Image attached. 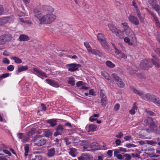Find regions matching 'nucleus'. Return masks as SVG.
<instances>
[{"label":"nucleus","instance_id":"obj_1","mask_svg":"<svg viewBox=\"0 0 160 160\" xmlns=\"http://www.w3.org/2000/svg\"><path fill=\"white\" fill-rule=\"evenodd\" d=\"M43 9L47 11V13L45 15H41L38 19L40 24H48L51 23L56 19V15L52 13L53 8L50 6H44Z\"/></svg>","mask_w":160,"mask_h":160},{"label":"nucleus","instance_id":"obj_2","mask_svg":"<svg viewBox=\"0 0 160 160\" xmlns=\"http://www.w3.org/2000/svg\"><path fill=\"white\" fill-rule=\"evenodd\" d=\"M130 88L134 93L141 96L142 98L145 100L152 101L155 97V95L150 93H147L144 94L142 91H138L132 86H130Z\"/></svg>","mask_w":160,"mask_h":160},{"label":"nucleus","instance_id":"obj_3","mask_svg":"<svg viewBox=\"0 0 160 160\" xmlns=\"http://www.w3.org/2000/svg\"><path fill=\"white\" fill-rule=\"evenodd\" d=\"M97 38L102 46L105 48L108 49L109 47L104 35L102 33H98L97 35Z\"/></svg>","mask_w":160,"mask_h":160},{"label":"nucleus","instance_id":"obj_4","mask_svg":"<svg viewBox=\"0 0 160 160\" xmlns=\"http://www.w3.org/2000/svg\"><path fill=\"white\" fill-rule=\"evenodd\" d=\"M33 142L35 145L40 146L44 145L46 143V140L40 136H37L34 137Z\"/></svg>","mask_w":160,"mask_h":160},{"label":"nucleus","instance_id":"obj_5","mask_svg":"<svg viewBox=\"0 0 160 160\" xmlns=\"http://www.w3.org/2000/svg\"><path fill=\"white\" fill-rule=\"evenodd\" d=\"M140 66L142 68L146 70L151 67L152 64L150 59H145L141 62Z\"/></svg>","mask_w":160,"mask_h":160},{"label":"nucleus","instance_id":"obj_6","mask_svg":"<svg viewBox=\"0 0 160 160\" xmlns=\"http://www.w3.org/2000/svg\"><path fill=\"white\" fill-rule=\"evenodd\" d=\"M111 77L116 82L117 85L121 88H123L125 87V84L122 82V79L117 74L112 73Z\"/></svg>","mask_w":160,"mask_h":160},{"label":"nucleus","instance_id":"obj_7","mask_svg":"<svg viewBox=\"0 0 160 160\" xmlns=\"http://www.w3.org/2000/svg\"><path fill=\"white\" fill-rule=\"evenodd\" d=\"M12 37L10 34L4 35L0 36V45L5 44L7 42H10Z\"/></svg>","mask_w":160,"mask_h":160},{"label":"nucleus","instance_id":"obj_8","mask_svg":"<svg viewBox=\"0 0 160 160\" xmlns=\"http://www.w3.org/2000/svg\"><path fill=\"white\" fill-rule=\"evenodd\" d=\"M124 31L127 36L132 38V42H134L136 40L134 33L129 27H128V28H126Z\"/></svg>","mask_w":160,"mask_h":160},{"label":"nucleus","instance_id":"obj_9","mask_svg":"<svg viewBox=\"0 0 160 160\" xmlns=\"http://www.w3.org/2000/svg\"><path fill=\"white\" fill-rule=\"evenodd\" d=\"M100 102L102 106H105L107 103V97L103 90H101L100 92Z\"/></svg>","mask_w":160,"mask_h":160},{"label":"nucleus","instance_id":"obj_10","mask_svg":"<svg viewBox=\"0 0 160 160\" xmlns=\"http://www.w3.org/2000/svg\"><path fill=\"white\" fill-rule=\"evenodd\" d=\"M150 131L148 129H146V130L148 132L150 133V132H152L156 134L159 133L160 130V128L157 125H155L154 123L152 125L150 126Z\"/></svg>","mask_w":160,"mask_h":160},{"label":"nucleus","instance_id":"obj_11","mask_svg":"<svg viewBox=\"0 0 160 160\" xmlns=\"http://www.w3.org/2000/svg\"><path fill=\"white\" fill-rule=\"evenodd\" d=\"M79 65L75 63L68 64L66 67L68 68V70L70 72H74L77 70Z\"/></svg>","mask_w":160,"mask_h":160},{"label":"nucleus","instance_id":"obj_12","mask_svg":"<svg viewBox=\"0 0 160 160\" xmlns=\"http://www.w3.org/2000/svg\"><path fill=\"white\" fill-rule=\"evenodd\" d=\"M56 132L54 134L55 137H56L58 135H62L64 129V128L62 125H60L57 126L55 129Z\"/></svg>","mask_w":160,"mask_h":160},{"label":"nucleus","instance_id":"obj_13","mask_svg":"<svg viewBox=\"0 0 160 160\" xmlns=\"http://www.w3.org/2000/svg\"><path fill=\"white\" fill-rule=\"evenodd\" d=\"M33 71L35 72L34 73L35 74L37 75L38 77H41L47 78L48 76L46 73L36 68H33L32 69Z\"/></svg>","mask_w":160,"mask_h":160},{"label":"nucleus","instance_id":"obj_14","mask_svg":"<svg viewBox=\"0 0 160 160\" xmlns=\"http://www.w3.org/2000/svg\"><path fill=\"white\" fill-rule=\"evenodd\" d=\"M152 56L154 58L152 59V61L153 64L156 67L159 68L160 67V61L159 59L155 56L154 53L152 54Z\"/></svg>","mask_w":160,"mask_h":160},{"label":"nucleus","instance_id":"obj_15","mask_svg":"<svg viewBox=\"0 0 160 160\" xmlns=\"http://www.w3.org/2000/svg\"><path fill=\"white\" fill-rule=\"evenodd\" d=\"M47 82L50 85L55 88H57L59 87V85L56 81L48 79L46 80Z\"/></svg>","mask_w":160,"mask_h":160},{"label":"nucleus","instance_id":"obj_16","mask_svg":"<svg viewBox=\"0 0 160 160\" xmlns=\"http://www.w3.org/2000/svg\"><path fill=\"white\" fill-rule=\"evenodd\" d=\"M129 21L133 24L137 25L139 24L138 19L134 16L130 15L128 18Z\"/></svg>","mask_w":160,"mask_h":160},{"label":"nucleus","instance_id":"obj_17","mask_svg":"<svg viewBox=\"0 0 160 160\" xmlns=\"http://www.w3.org/2000/svg\"><path fill=\"white\" fill-rule=\"evenodd\" d=\"M13 20V18L10 17H4L0 19V22L3 24L10 23Z\"/></svg>","mask_w":160,"mask_h":160},{"label":"nucleus","instance_id":"obj_18","mask_svg":"<svg viewBox=\"0 0 160 160\" xmlns=\"http://www.w3.org/2000/svg\"><path fill=\"white\" fill-rule=\"evenodd\" d=\"M144 122L146 125L149 124V127L152 125L154 124L152 118L150 117L147 118L145 119Z\"/></svg>","mask_w":160,"mask_h":160},{"label":"nucleus","instance_id":"obj_19","mask_svg":"<svg viewBox=\"0 0 160 160\" xmlns=\"http://www.w3.org/2000/svg\"><path fill=\"white\" fill-rule=\"evenodd\" d=\"M114 33L120 39L123 38L124 37L123 32L119 29H117Z\"/></svg>","mask_w":160,"mask_h":160},{"label":"nucleus","instance_id":"obj_20","mask_svg":"<svg viewBox=\"0 0 160 160\" xmlns=\"http://www.w3.org/2000/svg\"><path fill=\"white\" fill-rule=\"evenodd\" d=\"M19 39L20 41L26 42L29 40V37L25 34H21L19 37Z\"/></svg>","mask_w":160,"mask_h":160},{"label":"nucleus","instance_id":"obj_21","mask_svg":"<svg viewBox=\"0 0 160 160\" xmlns=\"http://www.w3.org/2000/svg\"><path fill=\"white\" fill-rule=\"evenodd\" d=\"M89 53H92L96 56H98L99 57H101L102 56V54L100 52L95 49H91L90 51L88 52Z\"/></svg>","mask_w":160,"mask_h":160},{"label":"nucleus","instance_id":"obj_22","mask_svg":"<svg viewBox=\"0 0 160 160\" xmlns=\"http://www.w3.org/2000/svg\"><path fill=\"white\" fill-rule=\"evenodd\" d=\"M90 147L94 150H98L101 149L99 145L94 142L90 144Z\"/></svg>","mask_w":160,"mask_h":160},{"label":"nucleus","instance_id":"obj_23","mask_svg":"<svg viewBox=\"0 0 160 160\" xmlns=\"http://www.w3.org/2000/svg\"><path fill=\"white\" fill-rule=\"evenodd\" d=\"M57 119H52L47 120V122L49 124L51 127H54L57 125Z\"/></svg>","mask_w":160,"mask_h":160},{"label":"nucleus","instance_id":"obj_24","mask_svg":"<svg viewBox=\"0 0 160 160\" xmlns=\"http://www.w3.org/2000/svg\"><path fill=\"white\" fill-rule=\"evenodd\" d=\"M55 151L54 148H51L48 150L47 153V156L49 157L54 156L55 154Z\"/></svg>","mask_w":160,"mask_h":160},{"label":"nucleus","instance_id":"obj_25","mask_svg":"<svg viewBox=\"0 0 160 160\" xmlns=\"http://www.w3.org/2000/svg\"><path fill=\"white\" fill-rule=\"evenodd\" d=\"M35 16L38 19L40 18V17L42 15L41 11L38 8H35L33 10Z\"/></svg>","mask_w":160,"mask_h":160},{"label":"nucleus","instance_id":"obj_26","mask_svg":"<svg viewBox=\"0 0 160 160\" xmlns=\"http://www.w3.org/2000/svg\"><path fill=\"white\" fill-rule=\"evenodd\" d=\"M31 160H42L41 156L34 154H32L30 158Z\"/></svg>","mask_w":160,"mask_h":160},{"label":"nucleus","instance_id":"obj_27","mask_svg":"<svg viewBox=\"0 0 160 160\" xmlns=\"http://www.w3.org/2000/svg\"><path fill=\"white\" fill-rule=\"evenodd\" d=\"M83 158L84 160H92V157L91 155L89 153H83Z\"/></svg>","mask_w":160,"mask_h":160},{"label":"nucleus","instance_id":"obj_28","mask_svg":"<svg viewBox=\"0 0 160 160\" xmlns=\"http://www.w3.org/2000/svg\"><path fill=\"white\" fill-rule=\"evenodd\" d=\"M88 128L89 130L88 131V132H93L96 130L97 127L95 125L91 124L89 125Z\"/></svg>","mask_w":160,"mask_h":160},{"label":"nucleus","instance_id":"obj_29","mask_svg":"<svg viewBox=\"0 0 160 160\" xmlns=\"http://www.w3.org/2000/svg\"><path fill=\"white\" fill-rule=\"evenodd\" d=\"M69 153L72 157H75L77 154L76 149L74 148H71L70 149V151L69 152Z\"/></svg>","mask_w":160,"mask_h":160},{"label":"nucleus","instance_id":"obj_30","mask_svg":"<svg viewBox=\"0 0 160 160\" xmlns=\"http://www.w3.org/2000/svg\"><path fill=\"white\" fill-rule=\"evenodd\" d=\"M11 59L14 60L15 62L17 64H20L22 63V60L17 57H13L11 58Z\"/></svg>","mask_w":160,"mask_h":160},{"label":"nucleus","instance_id":"obj_31","mask_svg":"<svg viewBox=\"0 0 160 160\" xmlns=\"http://www.w3.org/2000/svg\"><path fill=\"white\" fill-rule=\"evenodd\" d=\"M110 30L113 33H114L118 29L116 28L114 25L112 24H109L108 25Z\"/></svg>","mask_w":160,"mask_h":160},{"label":"nucleus","instance_id":"obj_32","mask_svg":"<svg viewBox=\"0 0 160 160\" xmlns=\"http://www.w3.org/2000/svg\"><path fill=\"white\" fill-rule=\"evenodd\" d=\"M28 66H22L21 67L18 68V72H20L24 71H26L28 69Z\"/></svg>","mask_w":160,"mask_h":160},{"label":"nucleus","instance_id":"obj_33","mask_svg":"<svg viewBox=\"0 0 160 160\" xmlns=\"http://www.w3.org/2000/svg\"><path fill=\"white\" fill-rule=\"evenodd\" d=\"M44 135L46 137H49L51 136L52 135V132L50 130H45L44 131Z\"/></svg>","mask_w":160,"mask_h":160},{"label":"nucleus","instance_id":"obj_34","mask_svg":"<svg viewBox=\"0 0 160 160\" xmlns=\"http://www.w3.org/2000/svg\"><path fill=\"white\" fill-rule=\"evenodd\" d=\"M68 83L72 86L74 85L75 83V80L74 78L72 77H69V78Z\"/></svg>","mask_w":160,"mask_h":160},{"label":"nucleus","instance_id":"obj_35","mask_svg":"<svg viewBox=\"0 0 160 160\" xmlns=\"http://www.w3.org/2000/svg\"><path fill=\"white\" fill-rule=\"evenodd\" d=\"M152 102L156 104L158 106H160V100L158 98H156V97L153 99Z\"/></svg>","mask_w":160,"mask_h":160},{"label":"nucleus","instance_id":"obj_36","mask_svg":"<svg viewBox=\"0 0 160 160\" xmlns=\"http://www.w3.org/2000/svg\"><path fill=\"white\" fill-rule=\"evenodd\" d=\"M106 65L108 67L110 68H113L115 67V65L112 63L111 62L108 61L106 62Z\"/></svg>","mask_w":160,"mask_h":160},{"label":"nucleus","instance_id":"obj_37","mask_svg":"<svg viewBox=\"0 0 160 160\" xmlns=\"http://www.w3.org/2000/svg\"><path fill=\"white\" fill-rule=\"evenodd\" d=\"M124 42L129 45H132L133 44L128 37H125L124 39Z\"/></svg>","mask_w":160,"mask_h":160},{"label":"nucleus","instance_id":"obj_38","mask_svg":"<svg viewBox=\"0 0 160 160\" xmlns=\"http://www.w3.org/2000/svg\"><path fill=\"white\" fill-rule=\"evenodd\" d=\"M84 46H85V47L87 48L88 52H89V51H90V50H91L92 48L89 45V43L87 42H84Z\"/></svg>","mask_w":160,"mask_h":160},{"label":"nucleus","instance_id":"obj_39","mask_svg":"<svg viewBox=\"0 0 160 160\" xmlns=\"http://www.w3.org/2000/svg\"><path fill=\"white\" fill-rule=\"evenodd\" d=\"M131 158V156L129 154H125L123 155V160H130Z\"/></svg>","mask_w":160,"mask_h":160},{"label":"nucleus","instance_id":"obj_40","mask_svg":"<svg viewBox=\"0 0 160 160\" xmlns=\"http://www.w3.org/2000/svg\"><path fill=\"white\" fill-rule=\"evenodd\" d=\"M148 2L152 6V8L154 9L153 7H156L157 6H159L158 5H155L154 4V0H148Z\"/></svg>","mask_w":160,"mask_h":160},{"label":"nucleus","instance_id":"obj_41","mask_svg":"<svg viewBox=\"0 0 160 160\" xmlns=\"http://www.w3.org/2000/svg\"><path fill=\"white\" fill-rule=\"evenodd\" d=\"M85 83L82 81H79L77 82L76 85L77 86L80 88V87H82L83 85H84Z\"/></svg>","mask_w":160,"mask_h":160},{"label":"nucleus","instance_id":"obj_42","mask_svg":"<svg viewBox=\"0 0 160 160\" xmlns=\"http://www.w3.org/2000/svg\"><path fill=\"white\" fill-rule=\"evenodd\" d=\"M24 149H25V153L24 155L25 157H27L28 155V152L29 151V147L28 145L24 147Z\"/></svg>","mask_w":160,"mask_h":160},{"label":"nucleus","instance_id":"obj_43","mask_svg":"<svg viewBox=\"0 0 160 160\" xmlns=\"http://www.w3.org/2000/svg\"><path fill=\"white\" fill-rule=\"evenodd\" d=\"M153 18L155 22L156 23V24L157 25V26L158 27H160V24L158 20L157 17H156V16H154Z\"/></svg>","mask_w":160,"mask_h":160},{"label":"nucleus","instance_id":"obj_44","mask_svg":"<svg viewBox=\"0 0 160 160\" xmlns=\"http://www.w3.org/2000/svg\"><path fill=\"white\" fill-rule=\"evenodd\" d=\"M64 142L67 145H68L71 144V142L69 140L68 138H65L63 139Z\"/></svg>","mask_w":160,"mask_h":160},{"label":"nucleus","instance_id":"obj_45","mask_svg":"<svg viewBox=\"0 0 160 160\" xmlns=\"http://www.w3.org/2000/svg\"><path fill=\"white\" fill-rule=\"evenodd\" d=\"M154 10L158 13L160 17V6H157L156 7H153Z\"/></svg>","mask_w":160,"mask_h":160},{"label":"nucleus","instance_id":"obj_46","mask_svg":"<svg viewBox=\"0 0 160 160\" xmlns=\"http://www.w3.org/2000/svg\"><path fill=\"white\" fill-rule=\"evenodd\" d=\"M14 68L13 65H10L8 66L7 69L10 71H12L13 70Z\"/></svg>","mask_w":160,"mask_h":160},{"label":"nucleus","instance_id":"obj_47","mask_svg":"<svg viewBox=\"0 0 160 160\" xmlns=\"http://www.w3.org/2000/svg\"><path fill=\"white\" fill-rule=\"evenodd\" d=\"M118 148L120 152V153H122V154L123 153L127 151L126 149L125 148L122 147H119Z\"/></svg>","mask_w":160,"mask_h":160},{"label":"nucleus","instance_id":"obj_48","mask_svg":"<svg viewBox=\"0 0 160 160\" xmlns=\"http://www.w3.org/2000/svg\"><path fill=\"white\" fill-rule=\"evenodd\" d=\"M120 106L119 104L117 103L116 104L114 108V110L115 111H117L120 108Z\"/></svg>","mask_w":160,"mask_h":160},{"label":"nucleus","instance_id":"obj_49","mask_svg":"<svg viewBox=\"0 0 160 160\" xmlns=\"http://www.w3.org/2000/svg\"><path fill=\"white\" fill-rule=\"evenodd\" d=\"M125 146L126 147H127L128 148H131V147H136V145H134L133 144L129 143L127 144Z\"/></svg>","mask_w":160,"mask_h":160},{"label":"nucleus","instance_id":"obj_50","mask_svg":"<svg viewBox=\"0 0 160 160\" xmlns=\"http://www.w3.org/2000/svg\"><path fill=\"white\" fill-rule=\"evenodd\" d=\"M120 153V150L118 148L117 149H115L114 150V156H115L119 154L118 153Z\"/></svg>","mask_w":160,"mask_h":160},{"label":"nucleus","instance_id":"obj_51","mask_svg":"<svg viewBox=\"0 0 160 160\" xmlns=\"http://www.w3.org/2000/svg\"><path fill=\"white\" fill-rule=\"evenodd\" d=\"M147 143L148 144L154 145V144L157 143L156 142L153 141H152L147 140Z\"/></svg>","mask_w":160,"mask_h":160},{"label":"nucleus","instance_id":"obj_52","mask_svg":"<svg viewBox=\"0 0 160 160\" xmlns=\"http://www.w3.org/2000/svg\"><path fill=\"white\" fill-rule=\"evenodd\" d=\"M106 79L109 81L110 82L113 83V81L110 78V77L108 76V74H107V75L105 76L104 77Z\"/></svg>","mask_w":160,"mask_h":160},{"label":"nucleus","instance_id":"obj_53","mask_svg":"<svg viewBox=\"0 0 160 160\" xmlns=\"http://www.w3.org/2000/svg\"><path fill=\"white\" fill-rule=\"evenodd\" d=\"M123 136V133L122 132H119L118 134L116 135V137L117 138H121Z\"/></svg>","mask_w":160,"mask_h":160},{"label":"nucleus","instance_id":"obj_54","mask_svg":"<svg viewBox=\"0 0 160 160\" xmlns=\"http://www.w3.org/2000/svg\"><path fill=\"white\" fill-rule=\"evenodd\" d=\"M9 75L8 73H4L0 76V78H4L8 77Z\"/></svg>","mask_w":160,"mask_h":160},{"label":"nucleus","instance_id":"obj_55","mask_svg":"<svg viewBox=\"0 0 160 160\" xmlns=\"http://www.w3.org/2000/svg\"><path fill=\"white\" fill-rule=\"evenodd\" d=\"M115 157H116L118 159L123 160V155H122L121 154H119L115 156Z\"/></svg>","mask_w":160,"mask_h":160},{"label":"nucleus","instance_id":"obj_56","mask_svg":"<svg viewBox=\"0 0 160 160\" xmlns=\"http://www.w3.org/2000/svg\"><path fill=\"white\" fill-rule=\"evenodd\" d=\"M132 156L133 158H139L140 155L136 153H132Z\"/></svg>","mask_w":160,"mask_h":160},{"label":"nucleus","instance_id":"obj_57","mask_svg":"<svg viewBox=\"0 0 160 160\" xmlns=\"http://www.w3.org/2000/svg\"><path fill=\"white\" fill-rule=\"evenodd\" d=\"M2 62L4 63L9 64L10 63V61L7 58H5L3 60Z\"/></svg>","mask_w":160,"mask_h":160},{"label":"nucleus","instance_id":"obj_58","mask_svg":"<svg viewBox=\"0 0 160 160\" xmlns=\"http://www.w3.org/2000/svg\"><path fill=\"white\" fill-rule=\"evenodd\" d=\"M4 12V9L2 5H0V16L2 15Z\"/></svg>","mask_w":160,"mask_h":160},{"label":"nucleus","instance_id":"obj_59","mask_svg":"<svg viewBox=\"0 0 160 160\" xmlns=\"http://www.w3.org/2000/svg\"><path fill=\"white\" fill-rule=\"evenodd\" d=\"M122 25L124 27V30L126 28H128V27H129L127 23L126 22L122 23Z\"/></svg>","mask_w":160,"mask_h":160},{"label":"nucleus","instance_id":"obj_60","mask_svg":"<svg viewBox=\"0 0 160 160\" xmlns=\"http://www.w3.org/2000/svg\"><path fill=\"white\" fill-rule=\"evenodd\" d=\"M107 153L109 157L112 156V150H109L108 151Z\"/></svg>","mask_w":160,"mask_h":160},{"label":"nucleus","instance_id":"obj_61","mask_svg":"<svg viewBox=\"0 0 160 160\" xmlns=\"http://www.w3.org/2000/svg\"><path fill=\"white\" fill-rule=\"evenodd\" d=\"M23 133L21 132H19L17 134V136L20 139H21L22 138Z\"/></svg>","mask_w":160,"mask_h":160},{"label":"nucleus","instance_id":"obj_62","mask_svg":"<svg viewBox=\"0 0 160 160\" xmlns=\"http://www.w3.org/2000/svg\"><path fill=\"white\" fill-rule=\"evenodd\" d=\"M3 152L5 154H8L9 156H11V152L8 150L4 149L3 150Z\"/></svg>","mask_w":160,"mask_h":160},{"label":"nucleus","instance_id":"obj_63","mask_svg":"<svg viewBox=\"0 0 160 160\" xmlns=\"http://www.w3.org/2000/svg\"><path fill=\"white\" fill-rule=\"evenodd\" d=\"M115 142L116 145L117 146H118L120 145V144L121 143V141L119 139H117L115 141Z\"/></svg>","mask_w":160,"mask_h":160},{"label":"nucleus","instance_id":"obj_64","mask_svg":"<svg viewBox=\"0 0 160 160\" xmlns=\"http://www.w3.org/2000/svg\"><path fill=\"white\" fill-rule=\"evenodd\" d=\"M126 141H128L131 139V137L130 136H127L124 138Z\"/></svg>","mask_w":160,"mask_h":160}]
</instances>
